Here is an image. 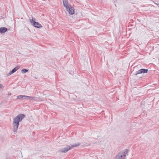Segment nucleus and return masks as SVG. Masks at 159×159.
Masks as SVG:
<instances>
[{
    "mask_svg": "<svg viewBox=\"0 0 159 159\" xmlns=\"http://www.w3.org/2000/svg\"><path fill=\"white\" fill-rule=\"evenodd\" d=\"M24 117V115L20 114L17 116L14 119L13 124L14 129L15 131H16L17 129L18 126L19 125V121H21Z\"/></svg>",
    "mask_w": 159,
    "mask_h": 159,
    "instance_id": "nucleus-1",
    "label": "nucleus"
},
{
    "mask_svg": "<svg viewBox=\"0 0 159 159\" xmlns=\"http://www.w3.org/2000/svg\"><path fill=\"white\" fill-rule=\"evenodd\" d=\"M80 145V143H78L77 144L72 145H71V146H67V147H65L62 150L61 152H66L72 148L75 147L79 146Z\"/></svg>",
    "mask_w": 159,
    "mask_h": 159,
    "instance_id": "nucleus-2",
    "label": "nucleus"
},
{
    "mask_svg": "<svg viewBox=\"0 0 159 159\" xmlns=\"http://www.w3.org/2000/svg\"><path fill=\"white\" fill-rule=\"evenodd\" d=\"M30 22L31 23H33V25L36 27L40 28L42 27V25L40 24L35 21L34 19H32L30 20Z\"/></svg>",
    "mask_w": 159,
    "mask_h": 159,
    "instance_id": "nucleus-3",
    "label": "nucleus"
},
{
    "mask_svg": "<svg viewBox=\"0 0 159 159\" xmlns=\"http://www.w3.org/2000/svg\"><path fill=\"white\" fill-rule=\"evenodd\" d=\"M66 9V11L70 15H73L75 13L74 8L72 7L71 6L69 7L68 8H67Z\"/></svg>",
    "mask_w": 159,
    "mask_h": 159,
    "instance_id": "nucleus-4",
    "label": "nucleus"
},
{
    "mask_svg": "<svg viewBox=\"0 0 159 159\" xmlns=\"http://www.w3.org/2000/svg\"><path fill=\"white\" fill-rule=\"evenodd\" d=\"M126 153L124 152L119 154L116 156V159H124V158L126 156Z\"/></svg>",
    "mask_w": 159,
    "mask_h": 159,
    "instance_id": "nucleus-5",
    "label": "nucleus"
},
{
    "mask_svg": "<svg viewBox=\"0 0 159 159\" xmlns=\"http://www.w3.org/2000/svg\"><path fill=\"white\" fill-rule=\"evenodd\" d=\"M63 3L64 6L66 9L71 6L67 0H63Z\"/></svg>",
    "mask_w": 159,
    "mask_h": 159,
    "instance_id": "nucleus-6",
    "label": "nucleus"
},
{
    "mask_svg": "<svg viewBox=\"0 0 159 159\" xmlns=\"http://www.w3.org/2000/svg\"><path fill=\"white\" fill-rule=\"evenodd\" d=\"M148 71L147 69H141L138 71V73L137 74H141L142 73H147Z\"/></svg>",
    "mask_w": 159,
    "mask_h": 159,
    "instance_id": "nucleus-7",
    "label": "nucleus"
},
{
    "mask_svg": "<svg viewBox=\"0 0 159 159\" xmlns=\"http://www.w3.org/2000/svg\"><path fill=\"white\" fill-rule=\"evenodd\" d=\"M20 68V66H17L13 70H12L9 73V75H11L12 73H14L15 72H16L17 70Z\"/></svg>",
    "mask_w": 159,
    "mask_h": 159,
    "instance_id": "nucleus-8",
    "label": "nucleus"
},
{
    "mask_svg": "<svg viewBox=\"0 0 159 159\" xmlns=\"http://www.w3.org/2000/svg\"><path fill=\"white\" fill-rule=\"evenodd\" d=\"M7 29V28L4 27H2L0 28V33H4L6 32Z\"/></svg>",
    "mask_w": 159,
    "mask_h": 159,
    "instance_id": "nucleus-9",
    "label": "nucleus"
},
{
    "mask_svg": "<svg viewBox=\"0 0 159 159\" xmlns=\"http://www.w3.org/2000/svg\"><path fill=\"white\" fill-rule=\"evenodd\" d=\"M26 97L27 98H30V97L28 96H22V95H20V96H18L17 97V98L19 99H22L23 98V97Z\"/></svg>",
    "mask_w": 159,
    "mask_h": 159,
    "instance_id": "nucleus-10",
    "label": "nucleus"
},
{
    "mask_svg": "<svg viewBox=\"0 0 159 159\" xmlns=\"http://www.w3.org/2000/svg\"><path fill=\"white\" fill-rule=\"evenodd\" d=\"M28 71V70H27L25 69H23L21 70L22 73H25L26 72H27Z\"/></svg>",
    "mask_w": 159,
    "mask_h": 159,
    "instance_id": "nucleus-11",
    "label": "nucleus"
},
{
    "mask_svg": "<svg viewBox=\"0 0 159 159\" xmlns=\"http://www.w3.org/2000/svg\"><path fill=\"white\" fill-rule=\"evenodd\" d=\"M3 87L2 85L0 84V88H2Z\"/></svg>",
    "mask_w": 159,
    "mask_h": 159,
    "instance_id": "nucleus-12",
    "label": "nucleus"
},
{
    "mask_svg": "<svg viewBox=\"0 0 159 159\" xmlns=\"http://www.w3.org/2000/svg\"><path fill=\"white\" fill-rule=\"evenodd\" d=\"M141 71H144H144H145V70H141ZM145 71L146 72V71Z\"/></svg>",
    "mask_w": 159,
    "mask_h": 159,
    "instance_id": "nucleus-13",
    "label": "nucleus"
}]
</instances>
